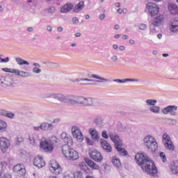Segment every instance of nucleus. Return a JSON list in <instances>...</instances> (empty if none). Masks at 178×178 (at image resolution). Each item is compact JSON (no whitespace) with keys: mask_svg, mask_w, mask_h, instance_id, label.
<instances>
[{"mask_svg":"<svg viewBox=\"0 0 178 178\" xmlns=\"http://www.w3.org/2000/svg\"><path fill=\"white\" fill-rule=\"evenodd\" d=\"M135 159L138 165L141 166L143 172L147 173L150 176H155L158 173V168L155 166V163L148 156H146L143 153H138L135 156Z\"/></svg>","mask_w":178,"mask_h":178,"instance_id":"obj_1","label":"nucleus"},{"mask_svg":"<svg viewBox=\"0 0 178 178\" xmlns=\"http://www.w3.org/2000/svg\"><path fill=\"white\" fill-rule=\"evenodd\" d=\"M56 143H58V138L56 136H51L50 139L42 137L40 142V147L44 152L51 154L54 151V145Z\"/></svg>","mask_w":178,"mask_h":178,"instance_id":"obj_2","label":"nucleus"},{"mask_svg":"<svg viewBox=\"0 0 178 178\" xmlns=\"http://www.w3.org/2000/svg\"><path fill=\"white\" fill-rule=\"evenodd\" d=\"M109 138L111 141L114 143L115 147L119 152L120 155L122 156L127 155V151L122 147H123V141H122V139H120V137L118 136V134L115 132H109Z\"/></svg>","mask_w":178,"mask_h":178,"instance_id":"obj_3","label":"nucleus"},{"mask_svg":"<svg viewBox=\"0 0 178 178\" xmlns=\"http://www.w3.org/2000/svg\"><path fill=\"white\" fill-rule=\"evenodd\" d=\"M143 143L145 147H146L147 149L150 151V152L158 151V142H156L155 137L147 135L144 138Z\"/></svg>","mask_w":178,"mask_h":178,"instance_id":"obj_4","label":"nucleus"},{"mask_svg":"<svg viewBox=\"0 0 178 178\" xmlns=\"http://www.w3.org/2000/svg\"><path fill=\"white\" fill-rule=\"evenodd\" d=\"M62 153L64 156L70 161H76L79 159V153L73 148H70L69 145L62 146Z\"/></svg>","mask_w":178,"mask_h":178,"instance_id":"obj_5","label":"nucleus"},{"mask_svg":"<svg viewBox=\"0 0 178 178\" xmlns=\"http://www.w3.org/2000/svg\"><path fill=\"white\" fill-rule=\"evenodd\" d=\"M58 101L62 102V104H67V105H76L77 104L78 97L60 94Z\"/></svg>","mask_w":178,"mask_h":178,"instance_id":"obj_6","label":"nucleus"},{"mask_svg":"<svg viewBox=\"0 0 178 178\" xmlns=\"http://www.w3.org/2000/svg\"><path fill=\"white\" fill-rule=\"evenodd\" d=\"M162 141L165 149H169L170 151H175V145L173 144V141H172V138H170V136H169L168 133H164L163 134Z\"/></svg>","mask_w":178,"mask_h":178,"instance_id":"obj_7","label":"nucleus"},{"mask_svg":"<svg viewBox=\"0 0 178 178\" xmlns=\"http://www.w3.org/2000/svg\"><path fill=\"white\" fill-rule=\"evenodd\" d=\"M72 133L74 138H76L79 143H83L84 140V136H83V133H81L80 127L77 126H72Z\"/></svg>","mask_w":178,"mask_h":178,"instance_id":"obj_8","label":"nucleus"},{"mask_svg":"<svg viewBox=\"0 0 178 178\" xmlns=\"http://www.w3.org/2000/svg\"><path fill=\"white\" fill-rule=\"evenodd\" d=\"M60 122V118H55L51 123L42 122V131H52L54 130V124H58Z\"/></svg>","mask_w":178,"mask_h":178,"instance_id":"obj_9","label":"nucleus"},{"mask_svg":"<svg viewBox=\"0 0 178 178\" xmlns=\"http://www.w3.org/2000/svg\"><path fill=\"white\" fill-rule=\"evenodd\" d=\"M89 156L95 161V162H102V160L104 159V156H102V154L99 152V151L95 149H90L89 150Z\"/></svg>","mask_w":178,"mask_h":178,"instance_id":"obj_10","label":"nucleus"},{"mask_svg":"<svg viewBox=\"0 0 178 178\" xmlns=\"http://www.w3.org/2000/svg\"><path fill=\"white\" fill-rule=\"evenodd\" d=\"M146 9L148 10L151 16H156L159 13V7L152 2H149L146 5Z\"/></svg>","mask_w":178,"mask_h":178,"instance_id":"obj_11","label":"nucleus"},{"mask_svg":"<svg viewBox=\"0 0 178 178\" xmlns=\"http://www.w3.org/2000/svg\"><path fill=\"white\" fill-rule=\"evenodd\" d=\"M165 20V17L163 15H160L155 17V19L150 22V29L155 30V27H159Z\"/></svg>","mask_w":178,"mask_h":178,"instance_id":"obj_12","label":"nucleus"},{"mask_svg":"<svg viewBox=\"0 0 178 178\" xmlns=\"http://www.w3.org/2000/svg\"><path fill=\"white\" fill-rule=\"evenodd\" d=\"M177 106H168L162 109L161 112L164 115H171V116H176L177 115Z\"/></svg>","mask_w":178,"mask_h":178,"instance_id":"obj_13","label":"nucleus"},{"mask_svg":"<svg viewBox=\"0 0 178 178\" xmlns=\"http://www.w3.org/2000/svg\"><path fill=\"white\" fill-rule=\"evenodd\" d=\"M13 172L16 173L18 177H22L26 175V167L23 164L18 163L14 166Z\"/></svg>","mask_w":178,"mask_h":178,"instance_id":"obj_14","label":"nucleus"},{"mask_svg":"<svg viewBox=\"0 0 178 178\" xmlns=\"http://www.w3.org/2000/svg\"><path fill=\"white\" fill-rule=\"evenodd\" d=\"M10 147V140H9V139L5 137L0 138V148L3 154L8 151Z\"/></svg>","mask_w":178,"mask_h":178,"instance_id":"obj_15","label":"nucleus"},{"mask_svg":"<svg viewBox=\"0 0 178 178\" xmlns=\"http://www.w3.org/2000/svg\"><path fill=\"white\" fill-rule=\"evenodd\" d=\"M50 171L54 175H60L62 173V168L57 162L54 161L50 164Z\"/></svg>","mask_w":178,"mask_h":178,"instance_id":"obj_16","label":"nucleus"},{"mask_svg":"<svg viewBox=\"0 0 178 178\" xmlns=\"http://www.w3.org/2000/svg\"><path fill=\"white\" fill-rule=\"evenodd\" d=\"M33 165L36 166V168L41 169V168H44L45 166V161H44L42 156H37L33 160Z\"/></svg>","mask_w":178,"mask_h":178,"instance_id":"obj_17","label":"nucleus"},{"mask_svg":"<svg viewBox=\"0 0 178 178\" xmlns=\"http://www.w3.org/2000/svg\"><path fill=\"white\" fill-rule=\"evenodd\" d=\"M100 144L102 148L105 151V152H112V145H111L105 139H101Z\"/></svg>","mask_w":178,"mask_h":178,"instance_id":"obj_18","label":"nucleus"},{"mask_svg":"<svg viewBox=\"0 0 178 178\" xmlns=\"http://www.w3.org/2000/svg\"><path fill=\"white\" fill-rule=\"evenodd\" d=\"M60 137L66 144L64 145H68V147L73 145V139L72 138V137L68 136L66 133L65 132L62 133Z\"/></svg>","mask_w":178,"mask_h":178,"instance_id":"obj_19","label":"nucleus"},{"mask_svg":"<svg viewBox=\"0 0 178 178\" xmlns=\"http://www.w3.org/2000/svg\"><path fill=\"white\" fill-rule=\"evenodd\" d=\"M70 81H72V83H79L81 86H90L91 83H88L86 81H94L92 79H89L87 78H81V79H70Z\"/></svg>","mask_w":178,"mask_h":178,"instance_id":"obj_20","label":"nucleus"},{"mask_svg":"<svg viewBox=\"0 0 178 178\" xmlns=\"http://www.w3.org/2000/svg\"><path fill=\"white\" fill-rule=\"evenodd\" d=\"M60 93H44L40 95V98H53L59 101Z\"/></svg>","mask_w":178,"mask_h":178,"instance_id":"obj_21","label":"nucleus"},{"mask_svg":"<svg viewBox=\"0 0 178 178\" xmlns=\"http://www.w3.org/2000/svg\"><path fill=\"white\" fill-rule=\"evenodd\" d=\"M170 30L172 33H177L178 31V19H172L170 23Z\"/></svg>","mask_w":178,"mask_h":178,"instance_id":"obj_22","label":"nucleus"},{"mask_svg":"<svg viewBox=\"0 0 178 178\" xmlns=\"http://www.w3.org/2000/svg\"><path fill=\"white\" fill-rule=\"evenodd\" d=\"M13 83H15V81L12 76L7 75L4 76L3 87H10V86H13Z\"/></svg>","mask_w":178,"mask_h":178,"instance_id":"obj_23","label":"nucleus"},{"mask_svg":"<svg viewBox=\"0 0 178 178\" xmlns=\"http://www.w3.org/2000/svg\"><path fill=\"white\" fill-rule=\"evenodd\" d=\"M168 8L171 15H178V6L176 3H170L168 4Z\"/></svg>","mask_w":178,"mask_h":178,"instance_id":"obj_24","label":"nucleus"},{"mask_svg":"<svg viewBox=\"0 0 178 178\" xmlns=\"http://www.w3.org/2000/svg\"><path fill=\"white\" fill-rule=\"evenodd\" d=\"M89 133L94 141H99V133L95 129H90Z\"/></svg>","mask_w":178,"mask_h":178,"instance_id":"obj_25","label":"nucleus"},{"mask_svg":"<svg viewBox=\"0 0 178 178\" xmlns=\"http://www.w3.org/2000/svg\"><path fill=\"white\" fill-rule=\"evenodd\" d=\"M85 161L88 166L91 168V169H95V170H99V165L97 164L95 162L92 161V160L90 159H85Z\"/></svg>","mask_w":178,"mask_h":178,"instance_id":"obj_26","label":"nucleus"},{"mask_svg":"<svg viewBox=\"0 0 178 178\" xmlns=\"http://www.w3.org/2000/svg\"><path fill=\"white\" fill-rule=\"evenodd\" d=\"M91 77L92 79H97L96 83H108L109 81V79L100 76L98 74H92Z\"/></svg>","mask_w":178,"mask_h":178,"instance_id":"obj_27","label":"nucleus"},{"mask_svg":"<svg viewBox=\"0 0 178 178\" xmlns=\"http://www.w3.org/2000/svg\"><path fill=\"white\" fill-rule=\"evenodd\" d=\"M73 8H74L73 4L67 3L61 8L60 12L62 13H67V12H70V10L73 9Z\"/></svg>","mask_w":178,"mask_h":178,"instance_id":"obj_28","label":"nucleus"},{"mask_svg":"<svg viewBox=\"0 0 178 178\" xmlns=\"http://www.w3.org/2000/svg\"><path fill=\"white\" fill-rule=\"evenodd\" d=\"M14 74L15 76H20V77H30V72H24V71H20L19 70H15L14 71Z\"/></svg>","mask_w":178,"mask_h":178,"instance_id":"obj_29","label":"nucleus"},{"mask_svg":"<svg viewBox=\"0 0 178 178\" xmlns=\"http://www.w3.org/2000/svg\"><path fill=\"white\" fill-rule=\"evenodd\" d=\"M113 81H115V83H127V81L138 82V79L127 78L124 79H113Z\"/></svg>","mask_w":178,"mask_h":178,"instance_id":"obj_30","label":"nucleus"},{"mask_svg":"<svg viewBox=\"0 0 178 178\" xmlns=\"http://www.w3.org/2000/svg\"><path fill=\"white\" fill-rule=\"evenodd\" d=\"M157 102H158V100L154 99H148L145 101L146 106H149V108H151V106H154L156 105Z\"/></svg>","mask_w":178,"mask_h":178,"instance_id":"obj_31","label":"nucleus"},{"mask_svg":"<svg viewBox=\"0 0 178 178\" xmlns=\"http://www.w3.org/2000/svg\"><path fill=\"white\" fill-rule=\"evenodd\" d=\"M1 115L2 116H6V118H9V119H13L15 118V113L6 111L2 110L1 111Z\"/></svg>","mask_w":178,"mask_h":178,"instance_id":"obj_32","label":"nucleus"},{"mask_svg":"<svg viewBox=\"0 0 178 178\" xmlns=\"http://www.w3.org/2000/svg\"><path fill=\"white\" fill-rule=\"evenodd\" d=\"M8 127V124L3 120L0 119V133H3L6 131V128Z\"/></svg>","mask_w":178,"mask_h":178,"instance_id":"obj_33","label":"nucleus"},{"mask_svg":"<svg viewBox=\"0 0 178 178\" xmlns=\"http://www.w3.org/2000/svg\"><path fill=\"white\" fill-rule=\"evenodd\" d=\"M149 111L152 113H156V115H158L159 113H161V107H159V106L154 105L149 107Z\"/></svg>","mask_w":178,"mask_h":178,"instance_id":"obj_34","label":"nucleus"},{"mask_svg":"<svg viewBox=\"0 0 178 178\" xmlns=\"http://www.w3.org/2000/svg\"><path fill=\"white\" fill-rule=\"evenodd\" d=\"M94 105H95V99L90 97H86L85 106H94Z\"/></svg>","mask_w":178,"mask_h":178,"instance_id":"obj_35","label":"nucleus"},{"mask_svg":"<svg viewBox=\"0 0 178 178\" xmlns=\"http://www.w3.org/2000/svg\"><path fill=\"white\" fill-rule=\"evenodd\" d=\"M111 162L116 168H120V166L122 165V163H120V159H119V158H118L117 156H113Z\"/></svg>","mask_w":178,"mask_h":178,"instance_id":"obj_36","label":"nucleus"},{"mask_svg":"<svg viewBox=\"0 0 178 178\" xmlns=\"http://www.w3.org/2000/svg\"><path fill=\"white\" fill-rule=\"evenodd\" d=\"M170 170L173 173L174 175H177L178 173V165L177 164L172 163L170 165Z\"/></svg>","mask_w":178,"mask_h":178,"instance_id":"obj_37","label":"nucleus"},{"mask_svg":"<svg viewBox=\"0 0 178 178\" xmlns=\"http://www.w3.org/2000/svg\"><path fill=\"white\" fill-rule=\"evenodd\" d=\"M84 8V1H80L74 8L73 12H80Z\"/></svg>","mask_w":178,"mask_h":178,"instance_id":"obj_38","label":"nucleus"},{"mask_svg":"<svg viewBox=\"0 0 178 178\" xmlns=\"http://www.w3.org/2000/svg\"><path fill=\"white\" fill-rule=\"evenodd\" d=\"M80 168H81V170H83L86 175L91 174V170L90 168H88L87 165H84V163H81L80 165Z\"/></svg>","mask_w":178,"mask_h":178,"instance_id":"obj_39","label":"nucleus"},{"mask_svg":"<svg viewBox=\"0 0 178 178\" xmlns=\"http://www.w3.org/2000/svg\"><path fill=\"white\" fill-rule=\"evenodd\" d=\"M15 60H16L17 65H19L20 66H23V65H30V63H29L28 61H26L19 57L16 58Z\"/></svg>","mask_w":178,"mask_h":178,"instance_id":"obj_40","label":"nucleus"},{"mask_svg":"<svg viewBox=\"0 0 178 178\" xmlns=\"http://www.w3.org/2000/svg\"><path fill=\"white\" fill-rule=\"evenodd\" d=\"M86 97H78L77 104L80 105H83L84 106H86Z\"/></svg>","mask_w":178,"mask_h":178,"instance_id":"obj_41","label":"nucleus"},{"mask_svg":"<svg viewBox=\"0 0 178 178\" xmlns=\"http://www.w3.org/2000/svg\"><path fill=\"white\" fill-rule=\"evenodd\" d=\"M47 66L48 67H51V69H58V67H60V65H59V64L56 63L49 62L47 63Z\"/></svg>","mask_w":178,"mask_h":178,"instance_id":"obj_42","label":"nucleus"},{"mask_svg":"<svg viewBox=\"0 0 178 178\" xmlns=\"http://www.w3.org/2000/svg\"><path fill=\"white\" fill-rule=\"evenodd\" d=\"M74 178H84L83 177V172L81 171H76L74 172Z\"/></svg>","mask_w":178,"mask_h":178,"instance_id":"obj_43","label":"nucleus"},{"mask_svg":"<svg viewBox=\"0 0 178 178\" xmlns=\"http://www.w3.org/2000/svg\"><path fill=\"white\" fill-rule=\"evenodd\" d=\"M3 72H6V73H13L15 74V71L16 69H11V68H2Z\"/></svg>","mask_w":178,"mask_h":178,"instance_id":"obj_44","label":"nucleus"},{"mask_svg":"<svg viewBox=\"0 0 178 178\" xmlns=\"http://www.w3.org/2000/svg\"><path fill=\"white\" fill-rule=\"evenodd\" d=\"M160 157L161 159L163 162H167L168 159H166V154H165V152H160Z\"/></svg>","mask_w":178,"mask_h":178,"instance_id":"obj_45","label":"nucleus"},{"mask_svg":"<svg viewBox=\"0 0 178 178\" xmlns=\"http://www.w3.org/2000/svg\"><path fill=\"white\" fill-rule=\"evenodd\" d=\"M29 139L30 143L32 145H34V144H35L36 139H35V138H34V136H29Z\"/></svg>","mask_w":178,"mask_h":178,"instance_id":"obj_46","label":"nucleus"},{"mask_svg":"<svg viewBox=\"0 0 178 178\" xmlns=\"http://www.w3.org/2000/svg\"><path fill=\"white\" fill-rule=\"evenodd\" d=\"M32 72L33 73H36V74H40V73H41L42 71H41V69H40L37 67H35L33 68Z\"/></svg>","mask_w":178,"mask_h":178,"instance_id":"obj_47","label":"nucleus"},{"mask_svg":"<svg viewBox=\"0 0 178 178\" xmlns=\"http://www.w3.org/2000/svg\"><path fill=\"white\" fill-rule=\"evenodd\" d=\"M102 137H103V138H106V140H108V138H109V134L108 136V132H106V131H103L102 133Z\"/></svg>","mask_w":178,"mask_h":178,"instance_id":"obj_48","label":"nucleus"},{"mask_svg":"<svg viewBox=\"0 0 178 178\" xmlns=\"http://www.w3.org/2000/svg\"><path fill=\"white\" fill-rule=\"evenodd\" d=\"M9 57H7L6 58H2L0 57V63H8L9 62Z\"/></svg>","mask_w":178,"mask_h":178,"instance_id":"obj_49","label":"nucleus"},{"mask_svg":"<svg viewBox=\"0 0 178 178\" xmlns=\"http://www.w3.org/2000/svg\"><path fill=\"white\" fill-rule=\"evenodd\" d=\"M138 27L140 30H147V26L145 24H140Z\"/></svg>","mask_w":178,"mask_h":178,"instance_id":"obj_50","label":"nucleus"},{"mask_svg":"<svg viewBox=\"0 0 178 178\" xmlns=\"http://www.w3.org/2000/svg\"><path fill=\"white\" fill-rule=\"evenodd\" d=\"M64 178H74V175L73 173L72 172H70L68 174H66L65 176H64Z\"/></svg>","mask_w":178,"mask_h":178,"instance_id":"obj_51","label":"nucleus"},{"mask_svg":"<svg viewBox=\"0 0 178 178\" xmlns=\"http://www.w3.org/2000/svg\"><path fill=\"white\" fill-rule=\"evenodd\" d=\"M6 166H8V163H6V161H1V169H6Z\"/></svg>","mask_w":178,"mask_h":178,"instance_id":"obj_52","label":"nucleus"},{"mask_svg":"<svg viewBox=\"0 0 178 178\" xmlns=\"http://www.w3.org/2000/svg\"><path fill=\"white\" fill-rule=\"evenodd\" d=\"M4 81L5 76H0V86H1V87H3Z\"/></svg>","mask_w":178,"mask_h":178,"instance_id":"obj_53","label":"nucleus"},{"mask_svg":"<svg viewBox=\"0 0 178 178\" xmlns=\"http://www.w3.org/2000/svg\"><path fill=\"white\" fill-rule=\"evenodd\" d=\"M33 130H35V131H40V130H42V125L40 124L38 127H33Z\"/></svg>","mask_w":178,"mask_h":178,"instance_id":"obj_54","label":"nucleus"},{"mask_svg":"<svg viewBox=\"0 0 178 178\" xmlns=\"http://www.w3.org/2000/svg\"><path fill=\"white\" fill-rule=\"evenodd\" d=\"M48 12L49 13H54V12H55V7L51 6L48 9Z\"/></svg>","mask_w":178,"mask_h":178,"instance_id":"obj_55","label":"nucleus"},{"mask_svg":"<svg viewBox=\"0 0 178 178\" xmlns=\"http://www.w3.org/2000/svg\"><path fill=\"white\" fill-rule=\"evenodd\" d=\"M111 60H112V62H116L117 60H118V56H113L111 58Z\"/></svg>","mask_w":178,"mask_h":178,"instance_id":"obj_56","label":"nucleus"},{"mask_svg":"<svg viewBox=\"0 0 178 178\" xmlns=\"http://www.w3.org/2000/svg\"><path fill=\"white\" fill-rule=\"evenodd\" d=\"M72 23L74 24H77V23H79V19L77 17H73L72 18Z\"/></svg>","mask_w":178,"mask_h":178,"instance_id":"obj_57","label":"nucleus"},{"mask_svg":"<svg viewBox=\"0 0 178 178\" xmlns=\"http://www.w3.org/2000/svg\"><path fill=\"white\" fill-rule=\"evenodd\" d=\"M23 141H24V138L22 136L18 137L17 138V143H23Z\"/></svg>","mask_w":178,"mask_h":178,"instance_id":"obj_58","label":"nucleus"},{"mask_svg":"<svg viewBox=\"0 0 178 178\" xmlns=\"http://www.w3.org/2000/svg\"><path fill=\"white\" fill-rule=\"evenodd\" d=\"M95 123H97V124H101L102 123L101 118H96Z\"/></svg>","mask_w":178,"mask_h":178,"instance_id":"obj_59","label":"nucleus"},{"mask_svg":"<svg viewBox=\"0 0 178 178\" xmlns=\"http://www.w3.org/2000/svg\"><path fill=\"white\" fill-rule=\"evenodd\" d=\"M3 178H12V176L9 173H6L3 175Z\"/></svg>","mask_w":178,"mask_h":178,"instance_id":"obj_60","label":"nucleus"},{"mask_svg":"<svg viewBox=\"0 0 178 178\" xmlns=\"http://www.w3.org/2000/svg\"><path fill=\"white\" fill-rule=\"evenodd\" d=\"M86 142L88 145H92V141H91V140H90L88 138H86Z\"/></svg>","mask_w":178,"mask_h":178,"instance_id":"obj_61","label":"nucleus"},{"mask_svg":"<svg viewBox=\"0 0 178 178\" xmlns=\"http://www.w3.org/2000/svg\"><path fill=\"white\" fill-rule=\"evenodd\" d=\"M105 17H106V15L102 14L100 15L99 19H100V20H104V19H105Z\"/></svg>","mask_w":178,"mask_h":178,"instance_id":"obj_62","label":"nucleus"},{"mask_svg":"<svg viewBox=\"0 0 178 178\" xmlns=\"http://www.w3.org/2000/svg\"><path fill=\"white\" fill-rule=\"evenodd\" d=\"M168 120L172 122V124H176V123H177V120L175 119H169Z\"/></svg>","mask_w":178,"mask_h":178,"instance_id":"obj_63","label":"nucleus"},{"mask_svg":"<svg viewBox=\"0 0 178 178\" xmlns=\"http://www.w3.org/2000/svg\"><path fill=\"white\" fill-rule=\"evenodd\" d=\"M47 30V31H49L51 33V31H52V26H48Z\"/></svg>","mask_w":178,"mask_h":178,"instance_id":"obj_64","label":"nucleus"}]
</instances>
